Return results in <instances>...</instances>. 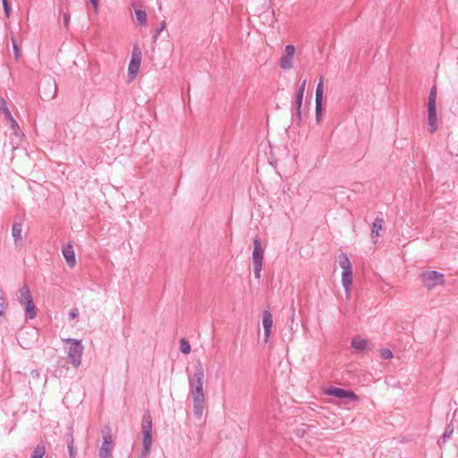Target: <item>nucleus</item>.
<instances>
[{"label":"nucleus","instance_id":"obj_1","mask_svg":"<svg viewBox=\"0 0 458 458\" xmlns=\"http://www.w3.org/2000/svg\"><path fill=\"white\" fill-rule=\"evenodd\" d=\"M141 430L143 435L142 439V456H148L150 453V448L153 443L152 439V418L148 411L142 417Z\"/></svg>","mask_w":458,"mask_h":458},{"label":"nucleus","instance_id":"obj_2","mask_svg":"<svg viewBox=\"0 0 458 458\" xmlns=\"http://www.w3.org/2000/svg\"><path fill=\"white\" fill-rule=\"evenodd\" d=\"M193 402V414L196 419L200 420L206 408V399L203 386L190 388Z\"/></svg>","mask_w":458,"mask_h":458},{"label":"nucleus","instance_id":"obj_3","mask_svg":"<svg viewBox=\"0 0 458 458\" xmlns=\"http://www.w3.org/2000/svg\"><path fill=\"white\" fill-rule=\"evenodd\" d=\"M66 343L70 344L68 347V357L71 360V363L78 368L81 363V356L84 350L81 342L73 338L66 339Z\"/></svg>","mask_w":458,"mask_h":458},{"label":"nucleus","instance_id":"obj_4","mask_svg":"<svg viewBox=\"0 0 458 458\" xmlns=\"http://www.w3.org/2000/svg\"><path fill=\"white\" fill-rule=\"evenodd\" d=\"M423 284L428 290H431L436 286L443 285L445 284L444 274L436 270H428L420 274Z\"/></svg>","mask_w":458,"mask_h":458},{"label":"nucleus","instance_id":"obj_5","mask_svg":"<svg viewBox=\"0 0 458 458\" xmlns=\"http://www.w3.org/2000/svg\"><path fill=\"white\" fill-rule=\"evenodd\" d=\"M39 96L43 100L53 99L57 93V86L55 80L44 78L41 80L38 87Z\"/></svg>","mask_w":458,"mask_h":458},{"label":"nucleus","instance_id":"obj_6","mask_svg":"<svg viewBox=\"0 0 458 458\" xmlns=\"http://www.w3.org/2000/svg\"><path fill=\"white\" fill-rule=\"evenodd\" d=\"M325 394L339 399H351L352 401L358 402L359 396L352 390L339 388L335 386L328 387L325 390Z\"/></svg>","mask_w":458,"mask_h":458},{"label":"nucleus","instance_id":"obj_7","mask_svg":"<svg viewBox=\"0 0 458 458\" xmlns=\"http://www.w3.org/2000/svg\"><path fill=\"white\" fill-rule=\"evenodd\" d=\"M323 92V77H320L315 92V113L317 123L320 122L322 116Z\"/></svg>","mask_w":458,"mask_h":458},{"label":"nucleus","instance_id":"obj_8","mask_svg":"<svg viewBox=\"0 0 458 458\" xmlns=\"http://www.w3.org/2000/svg\"><path fill=\"white\" fill-rule=\"evenodd\" d=\"M295 53V48L293 45H287L282 54L280 59V66L284 70H289L293 67V58Z\"/></svg>","mask_w":458,"mask_h":458},{"label":"nucleus","instance_id":"obj_9","mask_svg":"<svg viewBox=\"0 0 458 458\" xmlns=\"http://www.w3.org/2000/svg\"><path fill=\"white\" fill-rule=\"evenodd\" d=\"M262 325L264 327L265 343H267L273 327V316L270 311L264 310L262 314Z\"/></svg>","mask_w":458,"mask_h":458},{"label":"nucleus","instance_id":"obj_10","mask_svg":"<svg viewBox=\"0 0 458 458\" xmlns=\"http://www.w3.org/2000/svg\"><path fill=\"white\" fill-rule=\"evenodd\" d=\"M254 249L252 251V261L253 264H263V254L264 251L261 247V242L259 237L254 238L253 240Z\"/></svg>","mask_w":458,"mask_h":458},{"label":"nucleus","instance_id":"obj_11","mask_svg":"<svg viewBox=\"0 0 458 458\" xmlns=\"http://www.w3.org/2000/svg\"><path fill=\"white\" fill-rule=\"evenodd\" d=\"M428 121L429 131L434 133L437 129V106H428Z\"/></svg>","mask_w":458,"mask_h":458},{"label":"nucleus","instance_id":"obj_12","mask_svg":"<svg viewBox=\"0 0 458 458\" xmlns=\"http://www.w3.org/2000/svg\"><path fill=\"white\" fill-rule=\"evenodd\" d=\"M62 252L67 265L70 267H73L76 264V259L72 245L71 243H68L63 246Z\"/></svg>","mask_w":458,"mask_h":458},{"label":"nucleus","instance_id":"obj_13","mask_svg":"<svg viewBox=\"0 0 458 458\" xmlns=\"http://www.w3.org/2000/svg\"><path fill=\"white\" fill-rule=\"evenodd\" d=\"M112 443V436L110 434V430L108 429V432L104 435L103 437V442L99 450V456L100 458H108L110 455V445Z\"/></svg>","mask_w":458,"mask_h":458},{"label":"nucleus","instance_id":"obj_14","mask_svg":"<svg viewBox=\"0 0 458 458\" xmlns=\"http://www.w3.org/2000/svg\"><path fill=\"white\" fill-rule=\"evenodd\" d=\"M22 224L21 222H14L12 228V235L14 240L16 247H21L23 245V239L21 236Z\"/></svg>","mask_w":458,"mask_h":458},{"label":"nucleus","instance_id":"obj_15","mask_svg":"<svg viewBox=\"0 0 458 458\" xmlns=\"http://www.w3.org/2000/svg\"><path fill=\"white\" fill-rule=\"evenodd\" d=\"M25 310V317L27 319H33L37 317V308L35 306L33 298H30L27 301L22 303Z\"/></svg>","mask_w":458,"mask_h":458},{"label":"nucleus","instance_id":"obj_16","mask_svg":"<svg viewBox=\"0 0 458 458\" xmlns=\"http://www.w3.org/2000/svg\"><path fill=\"white\" fill-rule=\"evenodd\" d=\"M342 283L346 294L350 293V287L352 284V269L345 270L342 273Z\"/></svg>","mask_w":458,"mask_h":458},{"label":"nucleus","instance_id":"obj_17","mask_svg":"<svg viewBox=\"0 0 458 458\" xmlns=\"http://www.w3.org/2000/svg\"><path fill=\"white\" fill-rule=\"evenodd\" d=\"M368 344H369V342L365 339L353 338L352 340L351 345L353 349H355L357 351L364 352V351L368 350Z\"/></svg>","mask_w":458,"mask_h":458},{"label":"nucleus","instance_id":"obj_18","mask_svg":"<svg viewBox=\"0 0 458 458\" xmlns=\"http://www.w3.org/2000/svg\"><path fill=\"white\" fill-rule=\"evenodd\" d=\"M19 293H20V296H19V301L21 304L24 303L25 301H27L30 298L32 297L31 295V293H30V290L29 288V286L27 284H23L20 289H19Z\"/></svg>","mask_w":458,"mask_h":458},{"label":"nucleus","instance_id":"obj_19","mask_svg":"<svg viewBox=\"0 0 458 458\" xmlns=\"http://www.w3.org/2000/svg\"><path fill=\"white\" fill-rule=\"evenodd\" d=\"M194 369H195V370H194V373L191 377L196 380L197 379L203 380L204 377H205L204 369H203L202 363L199 360H198L196 361Z\"/></svg>","mask_w":458,"mask_h":458},{"label":"nucleus","instance_id":"obj_20","mask_svg":"<svg viewBox=\"0 0 458 458\" xmlns=\"http://www.w3.org/2000/svg\"><path fill=\"white\" fill-rule=\"evenodd\" d=\"M141 58H142V53H141L140 48L138 46H134V47L132 49V53H131V63L137 64L138 67H140V63H141Z\"/></svg>","mask_w":458,"mask_h":458},{"label":"nucleus","instance_id":"obj_21","mask_svg":"<svg viewBox=\"0 0 458 458\" xmlns=\"http://www.w3.org/2000/svg\"><path fill=\"white\" fill-rule=\"evenodd\" d=\"M384 219L382 217H377L372 224L371 237L378 236V231L382 229Z\"/></svg>","mask_w":458,"mask_h":458},{"label":"nucleus","instance_id":"obj_22","mask_svg":"<svg viewBox=\"0 0 458 458\" xmlns=\"http://www.w3.org/2000/svg\"><path fill=\"white\" fill-rule=\"evenodd\" d=\"M338 262H339V266L343 268V271L352 269V264L350 262V259H349V258L347 257L346 254L342 253L339 256Z\"/></svg>","mask_w":458,"mask_h":458},{"label":"nucleus","instance_id":"obj_23","mask_svg":"<svg viewBox=\"0 0 458 458\" xmlns=\"http://www.w3.org/2000/svg\"><path fill=\"white\" fill-rule=\"evenodd\" d=\"M45 454H46L45 445L43 443H39L34 448L30 458H43Z\"/></svg>","mask_w":458,"mask_h":458},{"label":"nucleus","instance_id":"obj_24","mask_svg":"<svg viewBox=\"0 0 458 458\" xmlns=\"http://www.w3.org/2000/svg\"><path fill=\"white\" fill-rule=\"evenodd\" d=\"M140 70V67H138L137 64H132L130 62L129 67H128V78L129 81H132L136 75L138 74Z\"/></svg>","mask_w":458,"mask_h":458},{"label":"nucleus","instance_id":"obj_25","mask_svg":"<svg viewBox=\"0 0 458 458\" xmlns=\"http://www.w3.org/2000/svg\"><path fill=\"white\" fill-rule=\"evenodd\" d=\"M301 122V110L297 107H293L292 110V123L300 125Z\"/></svg>","mask_w":458,"mask_h":458},{"label":"nucleus","instance_id":"obj_26","mask_svg":"<svg viewBox=\"0 0 458 458\" xmlns=\"http://www.w3.org/2000/svg\"><path fill=\"white\" fill-rule=\"evenodd\" d=\"M0 111L4 114L6 120L11 119L13 117L10 110L6 106V102L4 98L0 99Z\"/></svg>","mask_w":458,"mask_h":458},{"label":"nucleus","instance_id":"obj_27","mask_svg":"<svg viewBox=\"0 0 458 458\" xmlns=\"http://www.w3.org/2000/svg\"><path fill=\"white\" fill-rule=\"evenodd\" d=\"M191 344L189 343V341L185 338H182L181 339L180 341V351L183 353V354H189L191 352Z\"/></svg>","mask_w":458,"mask_h":458},{"label":"nucleus","instance_id":"obj_28","mask_svg":"<svg viewBox=\"0 0 458 458\" xmlns=\"http://www.w3.org/2000/svg\"><path fill=\"white\" fill-rule=\"evenodd\" d=\"M67 445H71L74 444V437H73V428L72 426L68 427L67 432L65 433L64 437Z\"/></svg>","mask_w":458,"mask_h":458},{"label":"nucleus","instance_id":"obj_29","mask_svg":"<svg viewBox=\"0 0 458 458\" xmlns=\"http://www.w3.org/2000/svg\"><path fill=\"white\" fill-rule=\"evenodd\" d=\"M135 15L138 20V21L144 25L147 22V13L144 10H135Z\"/></svg>","mask_w":458,"mask_h":458},{"label":"nucleus","instance_id":"obj_30","mask_svg":"<svg viewBox=\"0 0 458 458\" xmlns=\"http://www.w3.org/2000/svg\"><path fill=\"white\" fill-rule=\"evenodd\" d=\"M437 99V87L433 86L428 94V106H436Z\"/></svg>","mask_w":458,"mask_h":458},{"label":"nucleus","instance_id":"obj_31","mask_svg":"<svg viewBox=\"0 0 458 458\" xmlns=\"http://www.w3.org/2000/svg\"><path fill=\"white\" fill-rule=\"evenodd\" d=\"M437 99V87L433 86L428 94V106H436Z\"/></svg>","mask_w":458,"mask_h":458},{"label":"nucleus","instance_id":"obj_32","mask_svg":"<svg viewBox=\"0 0 458 458\" xmlns=\"http://www.w3.org/2000/svg\"><path fill=\"white\" fill-rule=\"evenodd\" d=\"M7 121L10 123V127L13 130V133L16 136H19L20 126L18 123L14 120L13 117H11V119H8Z\"/></svg>","mask_w":458,"mask_h":458},{"label":"nucleus","instance_id":"obj_33","mask_svg":"<svg viewBox=\"0 0 458 458\" xmlns=\"http://www.w3.org/2000/svg\"><path fill=\"white\" fill-rule=\"evenodd\" d=\"M166 23L165 21H162L159 24L158 28H157L154 35H153V40L156 41L160 35V33L165 29Z\"/></svg>","mask_w":458,"mask_h":458},{"label":"nucleus","instance_id":"obj_34","mask_svg":"<svg viewBox=\"0 0 458 458\" xmlns=\"http://www.w3.org/2000/svg\"><path fill=\"white\" fill-rule=\"evenodd\" d=\"M380 356L384 360H389L393 357V352L388 348H383L380 350Z\"/></svg>","mask_w":458,"mask_h":458},{"label":"nucleus","instance_id":"obj_35","mask_svg":"<svg viewBox=\"0 0 458 458\" xmlns=\"http://www.w3.org/2000/svg\"><path fill=\"white\" fill-rule=\"evenodd\" d=\"M5 301H4V296L3 291L0 289V316L4 315L5 313Z\"/></svg>","mask_w":458,"mask_h":458},{"label":"nucleus","instance_id":"obj_36","mask_svg":"<svg viewBox=\"0 0 458 458\" xmlns=\"http://www.w3.org/2000/svg\"><path fill=\"white\" fill-rule=\"evenodd\" d=\"M453 432H454V428H453L452 425L450 424V425L447 426V428H445V433L442 436L443 441L445 442L447 439H449L450 437L452 436Z\"/></svg>","mask_w":458,"mask_h":458},{"label":"nucleus","instance_id":"obj_37","mask_svg":"<svg viewBox=\"0 0 458 458\" xmlns=\"http://www.w3.org/2000/svg\"><path fill=\"white\" fill-rule=\"evenodd\" d=\"M302 99L303 95H301V93H296L293 107H297V109H301Z\"/></svg>","mask_w":458,"mask_h":458},{"label":"nucleus","instance_id":"obj_38","mask_svg":"<svg viewBox=\"0 0 458 458\" xmlns=\"http://www.w3.org/2000/svg\"><path fill=\"white\" fill-rule=\"evenodd\" d=\"M189 385H190V388H193V387H199V386H203V380H200V379H194L192 377H191L189 379Z\"/></svg>","mask_w":458,"mask_h":458},{"label":"nucleus","instance_id":"obj_39","mask_svg":"<svg viewBox=\"0 0 458 458\" xmlns=\"http://www.w3.org/2000/svg\"><path fill=\"white\" fill-rule=\"evenodd\" d=\"M261 270H262L261 264H253V272H254L255 278H257V279L260 278Z\"/></svg>","mask_w":458,"mask_h":458},{"label":"nucleus","instance_id":"obj_40","mask_svg":"<svg viewBox=\"0 0 458 458\" xmlns=\"http://www.w3.org/2000/svg\"><path fill=\"white\" fill-rule=\"evenodd\" d=\"M13 47L14 51L15 59L18 60L21 57V50L15 40H13Z\"/></svg>","mask_w":458,"mask_h":458},{"label":"nucleus","instance_id":"obj_41","mask_svg":"<svg viewBox=\"0 0 458 458\" xmlns=\"http://www.w3.org/2000/svg\"><path fill=\"white\" fill-rule=\"evenodd\" d=\"M2 4L4 6V13L6 17L10 16L11 7L9 5L8 0H2Z\"/></svg>","mask_w":458,"mask_h":458},{"label":"nucleus","instance_id":"obj_42","mask_svg":"<svg viewBox=\"0 0 458 458\" xmlns=\"http://www.w3.org/2000/svg\"><path fill=\"white\" fill-rule=\"evenodd\" d=\"M306 84H307V81L306 80H303L300 85H299V88H298V90L296 93H301V95H304V91H305V88H306Z\"/></svg>","mask_w":458,"mask_h":458},{"label":"nucleus","instance_id":"obj_43","mask_svg":"<svg viewBox=\"0 0 458 458\" xmlns=\"http://www.w3.org/2000/svg\"><path fill=\"white\" fill-rule=\"evenodd\" d=\"M67 448H68L70 458H75L77 452H76V449L74 448V445H67Z\"/></svg>","mask_w":458,"mask_h":458},{"label":"nucleus","instance_id":"obj_44","mask_svg":"<svg viewBox=\"0 0 458 458\" xmlns=\"http://www.w3.org/2000/svg\"><path fill=\"white\" fill-rule=\"evenodd\" d=\"M79 316V310L76 308H73L69 312L70 318L73 319L76 318Z\"/></svg>","mask_w":458,"mask_h":458},{"label":"nucleus","instance_id":"obj_45","mask_svg":"<svg viewBox=\"0 0 458 458\" xmlns=\"http://www.w3.org/2000/svg\"><path fill=\"white\" fill-rule=\"evenodd\" d=\"M70 15L68 13H64V25L67 28L69 25Z\"/></svg>","mask_w":458,"mask_h":458},{"label":"nucleus","instance_id":"obj_46","mask_svg":"<svg viewBox=\"0 0 458 458\" xmlns=\"http://www.w3.org/2000/svg\"><path fill=\"white\" fill-rule=\"evenodd\" d=\"M90 4L93 5V7L95 8V10L98 9V0H89Z\"/></svg>","mask_w":458,"mask_h":458},{"label":"nucleus","instance_id":"obj_47","mask_svg":"<svg viewBox=\"0 0 458 458\" xmlns=\"http://www.w3.org/2000/svg\"><path fill=\"white\" fill-rule=\"evenodd\" d=\"M140 458H148V456H142V453H141Z\"/></svg>","mask_w":458,"mask_h":458}]
</instances>
